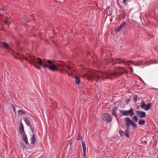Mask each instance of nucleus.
<instances>
[{
    "label": "nucleus",
    "instance_id": "17",
    "mask_svg": "<svg viewBox=\"0 0 158 158\" xmlns=\"http://www.w3.org/2000/svg\"><path fill=\"white\" fill-rule=\"evenodd\" d=\"M75 83L76 85H78L79 84L80 81V80L79 77H76L75 78Z\"/></svg>",
    "mask_w": 158,
    "mask_h": 158
},
{
    "label": "nucleus",
    "instance_id": "3",
    "mask_svg": "<svg viewBox=\"0 0 158 158\" xmlns=\"http://www.w3.org/2000/svg\"><path fill=\"white\" fill-rule=\"evenodd\" d=\"M142 63V62L140 61H138L137 62V63H135L134 62L131 60H128L127 61V63L126 64L128 66V68L131 72H133V69L130 66L131 64H132L135 66H139Z\"/></svg>",
    "mask_w": 158,
    "mask_h": 158
},
{
    "label": "nucleus",
    "instance_id": "25",
    "mask_svg": "<svg viewBox=\"0 0 158 158\" xmlns=\"http://www.w3.org/2000/svg\"><path fill=\"white\" fill-rule=\"evenodd\" d=\"M101 77L99 75H95L94 77V78L96 79L97 82H98L99 80L101 78Z\"/></svg>",
    "mask_w": 158,
    "mask_h": 158
},
{
    "label": "nucleus",
    "instance_id": "10",
    "mask_svg": "<svg viewBox=\"0 0 158 158\" xmlns=\"http://www.w3.org/2000/svg\"><path fill=\"white\" fill-rule=\"evenodd\" d=\"M118 109V107L116 106L112 108L111 111L112 114L113 116H114L115 117H116L117 115V111Z\"/></svg>",
    "mask_w": 158,
    "mask_h": 158
},
{
    "label": "nucleus",
    "instance_id": "39",
    "mask_svg": "<svg viewBox=\"0 0 158 158\" xmlns=\"http://www.w3.org/2000/svg\"><path fill=\"white\" fill-rule=\"evenodd\" d=\"M157 158H158V155H157Z\"/></svg>",
    "mask_w": 158,
    "mask_h": 158
},
{
    "label": "nucleus",
    "instance_id": "2",
    "mask_svg": "<svg viewBox=\"0 0 158 158\" xmlns=\"http://www.w3.org/2000/svg\"><path fill=\"white\" fill-rule=\"evenodd\" d=\"M119 112L121 114L120 115V117L122 116V115L124 116H130L132 117L134 115V112L132 108H131L128 110H119Z\"/></svg>",
    "mask_w": 158,
    "mask_h": 158
},
{
    "label": "nucleus",
    "instance_id": "24",
    "mask_svg": "<svg viewBox=\"0 0 158 158\" xmlns=\"http://www.w3.org/2000/svg\"><path fill=\"white\" fill-rule=\"evenodd\" d=\"M133 99L134 102H136L137 100H139V98H138L137 95H135L133 98Z\"/></svg>",
    "mask_w": 158,
    "mask_h": 158
},
{
    "label": "nucleus",
    "instance_id": "5",
    "mask_svg": "<svg viewBox=\"0 0 158 158\" xmlns=\"http://www.w3.org/2000/svg\"><path fill=\"white\" fill-rule=\"evenodd\" d=\"M140 107L142 108H143L145 111H148L151 108V103H149L146 104L143 102L140 103Z\"/></svg>",
    "mask_w": 158,
    "mask_h": 158
},
{
    "label": "nucleus",
    "instance_id": "26",
    "mask_svg": "<svg viewBox=\"0 0 158 158\" xmlns=\"http://www.w3.org/2000/svg\"><path fill=\"white\" fill-rule=\"evenodd\" d=\"M119 133L121 136L122 137L124 136V131L121 130H119Z\"/></svg>",
    "mask_w": 158,
    "mask_h": 158
},
{
    "label": "nucleus",
    "instance_id": "16",
    "mask_svg": "<svg viewBox=\"0 0 158 158\" xmlns=\"http://www.w3.org/2000/svg\"><path fill=\"white\" fill-rule=\"evenodd\" d=\"M11 107L13 108V111H14V113L15 114L16 111L17 110V109H18L19 108V106H17V105H15L14 106L13 104L11 105Z\"/></svg>",
    "mask_w": 158,
    "mask_h": 158
},
{
    "label": "nucleus",
    "instance_id": "27",
    "mask_svg": "<svg viewBox=\"0 0 158 158\" xmlns=\"http://www.w3.org/2000/svg\"><path fill=\"white\" fill-rule=\"evenodd\" d=\"M133 120H134V121L135 122H136L138 121V119L137 117V116L136 115H135L133 116Z\"/></svg>",
    "mask_w": 158,
    "mask_h": 158
},
{
    "label": "nucleus",
    "instance_id": "9",
    "mask_svg": "<svg viewBox=\"0 0 158 158\" xmlns=\"http://www.w3.org/2000/svg\"><path fill=\"white\" fill-rule=\"evenodd\" d=\"M50 70L53 71H57L58 69L56 65L52 64V61L50 60Z\"/></svg>",
    "mask_w": 158,
    "mask_h": 158
},
{
    "label": "nucleus",
    "instance_id": "18",
    "mask_svg": "<svg viewBox=\"0 0 158 158\" xmlns=\"http://www.w3.org/2000/svg\"><path fill=\"white\" fill-rule=\"evenodd\" d=\"M145 123V120L140 119L138 121V124L139 125H144Z\"/></svg>",
    "mask_w": 158,
    "mask_h": 158
},
{
    "label": "nucleus",
    "instance_id": "7",
    "mask_svg": "<svg viewBox=\"0 0 158 158\" xmlns=\"http://www.w3.org/2000/svg\"><path fill=\"white\" fill-rule=\"evenodd\" d=\"M114 64H123L125 65H127V61H125L123 59H116L114 61Z\"/></svg>",
    "mask_w": 158,
    "mask_h": 158
},
{
    "label": "nucleus",
    "instance_id": "21",
    "mask_svg": "<svg viewBox=\"0 0 158 158\" xmlns=\"http://www.w3.org/2000/svg\"><path fill=\"white\" fill-rule=\"evenodd\" d=\"M129 130H128V129H126L125 130L124 134L125 135L127 138H129Z\"/></svg>",
    "mask_w": 158,
    "mask_h": 158
},
{
    "label": "nucleus",
    "instance_id": "36",
    "mask_svg": "<svg viewBox=\"0 0 158 158\" xmlns=\"http://www.w3.org/2000/svg\"><path fill=\"white\" fill-rule=\"evenodd\" d=\"M136 108L137 109H139V106H137V107H136Z\"/></svg>",
    "mask_w": 158,
    "mask_h": 158
},
{
    "label": "nucleus",
    "instance_id": "42",
    "mask_svg": "<svg viewBox=\"0 0 158 158\" xmlns=\"http://www.w3.org/2000/svg\"><path fill=\"white\" fill-rule=\"evenodd\" d=\"M156 63H158V62H156Z\"/></svg>",
    "mask_w": 158,
    "mask_h": 158
},
{
    "label": "nucleus",
    "instance_id": "15",
    "mask_svg": "<svg viewBox=\"0 0 158 158\" xmlns=\"http://www.w3.org/2000/svg\"><path fill=\"white\" fill-rule=\"evenodd\" d=\"M82 141H83V140H82ZM81 144L82 145L83 152V156L84 157L85 156V154L86 153V147L85 146V143L83 142H81Z\"/></svg>",
    "mask_w": 158,
    "mask_h": 158
},
{
    "label": "nucleus",
    "instance_id": "20",
    "mask_svg": "<svg viewBox=\"0 0 158 158\" xmlns=\"http://www.w3.org/2000/svg\"><path fill=\"white\" fill-rule=\"evenodd\" d=\"M24 121L26 123V124L27 125H29L31 127V123L30 121L28 120V119L27 118H24Z\"/></svg>",
    "mask_w": 158,
    "mask_h": 158
},
{
    "label": "nucleus",
    "instance_id": "22",
    "mask_svg": "<svg viewBox=\"0 0 158 158\" xmlns=\"http://www.w3.org/2000/svg\"><path fill=\"white\" fill-rule=\"evenodd\" d=\"M18 113L19 115H21L23 114H25V112L21 110H19L18 111Z\"/></svg>",
    "mask_w": 158,
    "mask_h": 158
},
{
    "label": "nucleus",
    "instance_id": "40",
    "mask_svg": "<svg viewBox=\"0 0 158 158\" xmlns=\"http://www.w3.org/2000/svg\"><path fill=\"white\" fill-rule=\"evenodd\" d=\"M60 66H63V65H60Z\"/></svg>",
    "mask_w": 158,
    "mask_h": 158
},
{
    "label": "nucleus",
    "instance_id": "1",
    "mask_svg": "<svg viewBox=\"0 0 158 158\" xmlns=\"http://www.w3.org/2000/svg\"><path fill=\"white\" fill-rule=\"evenodd\" d=\"M29 62L32 64L37 63L40 65H43L44 69L48 68L49 69V60L44 59L43 60L39 58H35V57L30 55L28 56Z\"/></svg>",
    "mask_w": 158,
    "mask_h": 158
},
{
    "label": "nucleus",
    "instance_id": "4",
    "mask_svg": "<svg viewBox=\"0 0 158 158\" xmlns=\"http://www.w3.org/2000/svg\"><path fill=\"white\" fill-rule=\"evenodd\" d=\"M102 119L104 121L110 123L112 121V116L110 115L108 113H106L102 115Z\"/></svg>",
    "mask_w": 158,
    "mask_h": 158
},
{
    "label": "nucleus",
    "instance_id": "30",
    "mask_svg": "<svg viewBox=\"0 0 158 158\" xmlns=\"http://www.w3.org/2000/svg\"><path fill=\"white\" fill-rule=\"evenodd\" d=\"M7 10V8L6 7H4L2 9V10L3 11H5Z\"/></svg>",
    "mask_w": 158,
    "mask_h": 158
},
{
    "label": "nucleus",
    "instance_id": "6",
    "mask_svg": "<svg viewBox=\"0 0 158 158\" xmlns=\"http://www.w3.org/2000/svg\"><path fill=\"white\" fill-rule=\"evenodd\" d=\"M136 113L138 116L140 118H144L146 115V113L145 112L138 110L136 111Z\"/></svg>",
    "mask_w": 158,
    "mask_h": 158
},
{
    "label": "nucleus",
    "instance_id": "41",
    "mask_svg": "<svg viewBox=\"0 0 158 158\" xmlns=\"http://www.w3.org/2000/svg\"><path fill=\"white\" fill-rule=\"evenodd\" d=\"M70 145H71V143H70Z\"/></svg>",
    "mask_w": 158,
    "mask_h": 158
},
{
    "label": "nucleus",
    "instance_id": "13",
    "mask_svg": "<svg viewBox=\"0 0 158 158\" xmlns=\"http://www.w3.org/2000/svg\"><path fill=\"white\" fill-rule=\"evenodd\" d=\"M23 140L26 144H27L28 143V141L27 139V135L25 133H24L22 136Z\"/></svg>",
    "mask_w": 158,
    "mask_h": 158
},
{
    "label": "nucleus",
    "instance_id": "34",
    "mask_svg": "<svg viewBox=\"0 0 158 158\" xmlns=\"http://www.w3.org/2000/svg\"><path fill=\"white\" fill-rule=\"evenodd\" d=\"M8 23H8V21H6L4 22V23H5V24H8Z\"/></svg>",
    "mask_w": 158,
    "mask_h": 158
},
{
    "label": "nucleus",
    "instance_id": "31",
    "mask_svg": "<svg viewBox=\"0 0 158 158\" xmlns=\"http://www.w3.org/2000/svg\"><path fill=\"white\" fill-rule=\"evenodd\" d=\"M81 136L80 135H79L77 137V139L78 140H81Z\"/></svg>",
    "mask_w": 158,
    "mask_h": 158
},
{
    "label": "nucleus",
    "instance_id": "35",
    "mask_svg": "<svg viewBox=\"0 0 158 158\" xmlns=\"http://www.w3.org/2000/svg\"><path fill=\"white\" fill-rule=\"evenodd\" d=\"M31 131L33 132H33H34V130H33V128H32V127H31Z\"/></svg>",
    "mask_w": 158,
    "mask_h": 158
},
{
    "label": "nucleus",
    "instance_id": "38",
    "mask_svg": "<svg viewBox=\"0 0 158 158\" xmlns=\"http://www.w3.org/2000/svg\"><path fill=\"white\" fill-rule=\"evenodd\" d=\"M126 15H123V18H124L125 17Z\"/></svg>",
    "mask_w": 158,
    "mask_h": 158
},
{
    "label": "nucleus",
    "instance_id": "8",
    "mask_svg": "<svg viewBox=\"0 0 158 158\" xmlns=\"http://www.w3.org/2000/svg\"><path fill=\"white\" fill-rule=\"evenodd\" d=\"M112 75L109 73H105L102 75V78L104 79H111Z\"/></svg>",
    "mask_w": 158,
    "mask_h": 158
},
{
    "label": "nucleus",
    "instance_id": "23",
    "mask_svg": "<svg viewBox=\"0 0 158 158\" xmlns=\"http://www.w3.org/2000/svg\"><path fill=\"white\" fill-rule=\"evenodd\" d=\"M131 125L135 129H136L137 128V126L136 124L134 123L133 121L132 122Z\"/></svg>",
    "mask_w": 158,
    "mask_h": 158
},
{
    "label": "nucleus",
    "instance_id": "28",
    "mask_svg": "<svg viewBox=\"0 0 158 158\" xmlns=\"http://www.w3.org/2000/svg\"><path fill=\"white\" fill-rule=\"evenodd\" d=\"M3 47L5 48H9L8 46L6 43H3Z\"/></svg>",
    "mask_w": 158,
    "mask_h": 158
},
{
    "label": "nucleus",
    "instance_id": "32",
    "mask_svg": "<svg viewBox=\"0 0 158 158\" xmlns=\"http://www.w3.org/2000/svg\"><path fill=\"white\" fill-rule=\"evenodd\" d=\"M126 124V127H127V129H128V130H129V128L130 127V125H131V124Z\"/></svg>",
    "mask_w": 158,
    "mask_h": 158
},
{
    "label": "nucleus",
    "instance_id": "11",
    "mask_svg": "<svg viewBox=\"0 0 158 158\" xmlns=\"http://www.w3.org/2000/svg\"><path fill=\"white\" fill-rule=\"evenodd\" d=\"M126 24V23L125 22H124L123 23H121L119 26L115 30V31L116 32H119L122 28L124 27V26Z\"/></svg>",
    "mask_w": 158,
    "mask_h": 158
},
{
    "label": "nucleus",
    "instance_id": "19",
    "mask_svg": "<svg viewBox=\"0 0 158 158\" xmlns=\"http://www.w3.org/2000/svg\"><path fill=\"white\" fill-rule=\"evenodd\" d=\"M31 143L33 144H34L36 141V139L34 135H32V137L31 139Z\"/></svg>",
    "mask_w": 158,
    "mask_h": 158
},
{
    "label": "nucleus",
    "instance_id": "12",
    "mask_svg": "<svg viewBox=\"0 0 158 158\" xmlns=\"http://www.w3.org/2000/svg\"><path fill=\"white\" fill-rule=\"evenodd\" d=\"M19 133L23 135L24 133H25L24 131L22 123H21L19 127Z\"/></svg>",
    "mask_w": 158,
    "mask_h": 158
},
{
    "label": "nucleus",
    "instance_id": "33",
    "mask_svg": "<svg viewBox=\"0 0 158 158\" xmlns=\"http://www.w3.org/2000/svg\"><path fill=\"white\" fill-rule=\"evenodd\" d=\"M127 0H123V2L124 5L126 4V2Z\"/></svg>",
    "mask_w": 158,
    "mask_h": 158
},
{
    "label": "nucleus",
    "instance_id": "37",
    "mask_svg": "<svg viewBox=\"0 0 158 158\" xmlns=\"http://www.w3.org/2000/svg\"><path fill=\"white\" fill-rule=\"evenodd\" d=\"M142 82L144 84V85H145V83L143 81H142Z\"/></svg>",
    "mask_w": 158,
    "mask_h": 158
},
{
    "label": "nucleus",
    "instance_id": "14",
    "mask_svg": "<svg viewBox=\"0 0 158 158\" xmlns=\"http://www.w3.org/2000/svg\"><path fill=\"white\" fill-rule=\"evenodd\" d=\"M125 121L126 124H131L132 121L129 117H127L125 118Z\"/></svg>",
    "mask_w": 158,
    "mask_h": 158
},
{
    "label": "nucleus",
    "instance_id": "29",
    "mask_svg": "<svg viewBox=\"0 0 158 158\" xmlns=\"http://www.w3.org/2000/svg\"><path fill=\"white\" fill-rule=\"evenodd\" d=\"M34 65V67L37 69H40V67L37 65L35 64H33Z\"/></svg>",
    "mask_w": 158,
    "mask_h": 158
}]
</instances>
